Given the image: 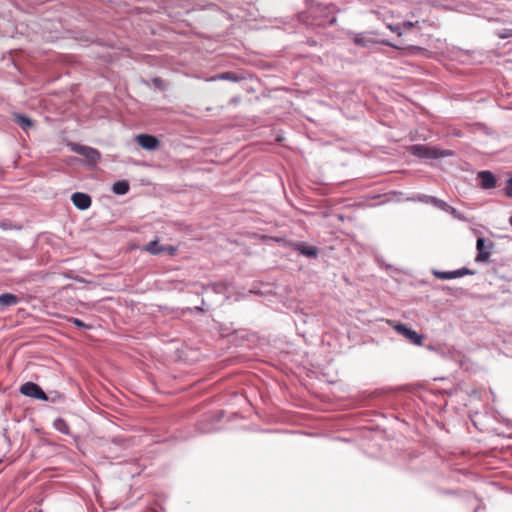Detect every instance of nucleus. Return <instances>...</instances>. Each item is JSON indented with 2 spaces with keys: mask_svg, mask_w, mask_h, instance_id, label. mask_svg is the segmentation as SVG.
I'll use <instances>...</instances> for the list:
<instances>
[{
  "mask_svg": "<svg viewBox=\"0 0 512 512\" xmlns=\"http://www.w3.org/2000/svg\"><path fill=\"white\" fill-rule=\"evenodd\" d=\"M477 177L480 180V184L483 189H491L496 185V177L491 171H480L478 172Z\"/></svg>",
  "mask_w": 512,
  "mask_h": 512,
  "instance_id": "nucleus-9",
  "label": "nucleus"
},
{
  "mask_svg": "<svg viewBox=\"0 0 512 512\" xmlns=\"http://www.w3.org/2000/svg\"><path fill=\"white\" fill-rule=\"evenodd\" d=\"M200 430L203 433H207V432H211L212 431L211 429H204V428H201Z\"/></svg>",
  "mask_w": 512,
  "mask_h": 512,
  "instance_id": "nucleus-31",
  "label": "nucleus"
},
{
  "mask_svg": "<svg viewBox=\"0 0 512 512\" xmlns=\"http://www.w3.org/2000/svg\"><path fill=\"white\" fill-rule=\"evenodd\" d=\"M393 327L399 334L404 336L406 339L410 340L413 344H422L423 336L421 334H418L416 331L406 326L405 324L397 323Z\"/></svg>",
  "mask_w": 512,
  "mask_h": 512,
  "instance_id": "nucleus-6",
  "label": "nucleus"
},
{
  "mask_svg": "<svg viewBox=\"0 0 512 512\" xmlns=\"http://www.w3.org/2000/svg\"><path fill=\"white\" fill-rule=\"evenodd\" d=\"M433 201H434L433 206H435L436 208H438L442 211H445V212H447V210H449L450 205L448 203H446L445 201L438 199V198Z\"/></svg>",
  "mask_w": 512,
  "mask_h": 512,
  "instance_id": "nucleus-20",
  "label": "nucleus"
},
{
  "mask_svg": "<svg viewBox=\"0 0 512 512\" xmlns=\"http://www.w3.org/2000/svg\"><path fill=\"white\" fill-rule=\"evenodd\" d=\"M387 28L390 31L397 33L398 36L402 35V26L400 24H387Z\"/></svg>",
  "mask_w": 512,
  "mask_h": 512,
  "instance_id": "nucleus-21",
  "label": "nucleus"
},
{
  "mask_svg": "<svg viewBox=\"0 0 512 512\" xmlns=\"http://www.w3.org/2000/svg\"><path fill=\"white\" fill-rule=\"evenodd\" d=\"M509 224L512 226V215H511V217L509 218Z\"/></svg>",
  "mask_w": 512,
  "mask_h": 512,
  "instance_id": "nucleus-32",
  "label": "nucleus"
},
{
  "mask_svg": "<svg viewBox=\"0 0 512 512\" xmlns=\"http://www.w3.org/2000/svg\"><path fill=\"white\" fill-rule=\"evenodd\" d=\"M294 249L308 258H315L318 255V250L315 246H307L304 243H296Z\"/></svg>",
  "mask_w": 512,
  "mask_h": 512,
  "instance_id": "nucleus-10",
  "label": "nucleus"
},
{
  "mask_svg": "<svg viewBox=\"0 0 512 512\" xmlns=\"http://www.w3.org/2000/svg\"><path fill=\"white\" fill-rule=\"evenodd\" d=\"M505 194L507 197L512 198V176L506 181Z\"/></svg>",
  "mask_w": 512,
  "mask_h": 512,
  "instance_id": "nucleus-24",
  "label": "nucleus"
},
{
  "mask_svg": "<svg viewBox=\"0 0 512 512\" xmlns=\"http://www.w3.org/2000/svg\"><path fill=\"white\" fill-rule=\"evenodd\" d=\"M20 393L24 396L42 400V401H48L49 398L46 395V393L43 391V389L34 382H26L21 385L20 387Z\"/></svg>",
  "mask_w": 512,
  "mask_h": 512,
  "instance_id": "nucleus-5",
  "label": "nucleus"
},
{
  "mask_svg": "<svg viewBox=\"0 0 512 512\" xmlns=\"http://www.w3.org/2000/svg\"><path fill=\"white\" fill-rule=\"evenodd\" d=\"M408 151L419 159H440L453 155L450 150H443L437 146L425 144H414L408 148Z\"/></svg>",
  "mask_w": 512,
  "mask_h": 512,
  "instance_id": "nucleus-1",
  "label": "nucleus"
},
{
  "mask_svg": "<svg viewBox=\"0 0 512 512\" xmlns=\"http://www.w3.org/2000/svg\"><path fill=\"white\" fill-rule=\"evenodd\" d=\"M415 24L416 23L411 22V21H404L400 25L402 26V30H410V29H412L415 26Z\"/></svg>",
  "mask_w": 512,
  "mask_h": 512,
  "instance_id": "nucleus-27",
  "label": "nucleus"
},
{
  "mask_svg": "<svg viewBox=\"0 0 512 512\" xmlns=\"http://www.w3.org/2000/svg\"><path fill=\"white\" fill-rule=\"evenodd\" d=\"M195 310L201 311L202 308L197 306V307H195Z\"/></svg>",
  "mask_w": 512,
  "mask_h": 512,
  "instance_id": "nucleus-33",
  "label": "nucleus"
},
{
  "mask_svg": "<svg viewBox=\"0 0 512 512\" xmlns=\"http://www.w3.org/2000/svg\"><path fill=\"white\" fill-rule=\"evenodd\" d=\"M354 43L358 46L367 47L370 44L374 43V41L365 38L362 34H358L354 37Z\"/></svg>",
  "mask_w": 512,
  "mask_h": 512,
  "instance_id": "nucleus-17",
  "label": "nucleus"
},
{
  "mask_svg": "<svg viewBox=\"0 0 512 512\" xmlns=\"http://www.w3.org/2000/svg\"><path fill=\"white\" fill-rule=\"evenodd\" d=\"M479 508H480V507L475 508V509H474V512H478Z\"/></svg>",
  "mask_w": 512,
  "mask_h": 512,
  "instance_id": "nucleus-34",
  "label": "nucleus"
},
{
  "mask_svg": "<svg viewBox=\"0 0 512 512\" xmlns=\"http://www.w3.org/2000/svg\"><path fill=\"white\" fill-rule=\"evenodd\" d=\"M457 274H458V277H463V276H466V275H474L475 274V271L473 270H470L468 268H460V269H457Z\"/></svg>",
  "mask_w": 512,
  "mask_h": 512,
  "instance_id": "nucleus-23",
  "label": "nucleus"
},
{
  "mask_svg": "<svg viewBox=\"0 0 512 512\" xmlns=\"http://www.w3.org/2000/svg\"><path fill=\"white\" fill-rule=\"evenodd\" d=\"M309 14L318 26L333 25L336 22L333 5H322L317 3L310 7Z\"/></svg>",
  "mask_w": 512,
  "mask_h": 512,
  "instance_id": "nucleus-2",
  "label": "nucleus"
},
{
  "mask_svg": "<svg viewBox=\"0 0 512 512\" xmlns=\"http://www.w3.org/2000/svg\"><path fill=\"white\" fill-rule=\"evenodd\" d=\"M138 145L148 151L156 150L160 147V140L150 134H139L136 136Z\"/></svg>",
  "mask_w": 512,
  "mask_h": 512,
  "instance_id": "nucleus-7",
  "label": "nucleus"
},
{
  "mask_svg": "<svg viewBox=\"0 0 512 512\" xmlns=\"http://www.w3.org/2000/svg\"><path fill=\"white\" fill-rule=\"evenodd\" d=\"M436 199H437L436 197L429 196V195H422L418 198L419 201L426 203V204H431V205H434L433 200H436Z\"/></svg>",
  "mask_w": 512,
  "mask_h": 512,
  "instance_id": "nucleus-22",
  "label": "nucleus"
},
{
  "mask_svg": "<svg viewBox=\"0 0 512 512\" xmlns=\"http://www.w3.org/2000/svg\"><path fill=\"white\" fill-rule=\"evenodd\" d=\"M168 248V250L166 251L167 253L173 255L174 252L176 251V248L175 247H172V246H166Z\"/></svg>",
  "mask_w": 512,
  "mask_h": 512,
  "instance_id": "nucleus-28",
  "label": "nucleus"
},
{
  "mask_svg": "<svg viewBox=\"0 0 512 512\" xmlns=\"http://www.w3.org/2000/svg\"><path fill=\"white\" fill-rule=\"evenodd\" d=\"M221 284H212L211 287L214 291L219 292V288H221Z\"/></svg>",
  "mask_w": 512,
  "mask_h": 512,
  "instance_id": "nucleus-29",
  "label": "nucleus"
},
{
  "mask_svg": "<svg viewBox=\"0 0 512 512\" xmlns=\"http://www.w3.org/2000/svg\"><path fill=\"white\" fill-rule=\"evenodd\" d=\"M54 428L62 434L68 435L70 433L69 425L62 418H57L53 423Z\"/></svg>",
  "mask_w": 512,
  "mask_h": 512,
  "instance_id": "nucleus-16",
  "label": "nucleus"
},
{
  "mask_svg": "<svg viewBox=\"0 0 512 512\" xmlns=\"http://www.w3.org/2000/svg\"><path fill=\"white\" fill-rule=\"evenodd\" d=\"M0 228L2 230H10L13 228V225L12 223L9 221V220H3V221H0Z\"/></svg>",
  "mask_w": 512,
  "mask_h": 512,
  "instance_id": "nucleus-25",
  "label": "nucleus"
},
{
  "mask_svg": "<svg viewBox=\"0 0 512 512\" xmlns=\"http://www.w3.org/2000/svg\"><path fill=\"white\" fill-rule=\"evenodd\" d=\"M493 248L494 243L491 240H488L484 237H478L476 241L477 255L475 261L479 263L487 262L490 258Z\"/></svg>",
  "mask_w": 512,
  "mask_h": 512,
  "instance_id": "nucleus-4",
  "label": "nucleus"
},
{
  "mask_svg": "<svg viewBox=\"0 0 512 512\" xmlns=\"http://www.w3.org/2000/svg\"><path fill=\"white\" fill-rule=\"evenodd\" d=\"M69 147L73 152L83 156L86 162L90 165L96 164L101 158L100 152L95 148L78 143H70Z\"/></svg>",
  "mask_w": 512,
  "mask_h": 512,
  "instance_id": "nucleus-3",
  "label": "nucleus"
},
{
  "mask_svg": "<svg viewBox=\"0 0 512 512\" xmlns=\"http://www.w3.org/2000/svg\"><path fill=\"white\" fill-rule=\"evenodd\" d=\"M129 189L130 185L126 180L116 181L111 188L112 192L116 195H125L129 192Z\"/></svg>",
  "mask_w": 512,
  "mask_h": 512,
  "instance_id": "nucleus-12",
  "label": "nucleus"
},
{
  "mask_svg": "<svg viewBox=\"0 0 512 512\" xmlns=\"http://www.w3.org/2000/svg\"><path fill=\"white\" fill-rule=\"evenodd\" d=\"M382 44L386 45V46H390V47H395L391 42L389 41H382L381 42Z\"/></svg>",
  "mask_w": 512,
  "mask_h": 512,
  "instance_id": "nucleus-30",
  "label": "nucleus"
},
{
  "mask_svg": "<svg viewBox=\"0 0 512 512\" xmlns=\"http://www.w3.org/2000/svg\"><path fill=\"white\" fill-rule=\"evenodd\" d=\"M14 117L15 122L24 130L33 126V121L23 114H15Z\"/></svg>",
  "mask_w": 512,
  "mask_h": 512,
  "instance_id": "nucleus-14",
  "label": "nucleus"
},
{
  "mask_svg": "<svg viewBox=\"0 0 512 512\" xmlns=\"http://www.w3.org/2000/svg\"><path fill=\"white\" fill-rule=\"evenodd\" d=\"M144 250L149 252L152 255H161L168 250L167 247L160 245L158 240L150 241L145 247Z\"/></svg>",
  "mask_w": 512,
  "mask_h": 512,
  "instance_id": "nucleus-11",
  "label": "nucleus"
},
{
  "mask_svg": "<svg viewBox=\"0 0 512 512\" xmlns=\"http://www.w3.org/2000/svg\"><path fill=\"white\" fill-rule=\"evenodd\" d=\"M216 79L229 80V81H233V82H237L239 80V78L232 72H225L216 77L211 78V80H216Z\"/></svg>",
  "mask_w": 512,
  "mask_h": 512,
  "instance_id": "nucleus-18",
  "label": "nucleus"
},
{
  "mask_svg": "<svg viewBox=\"0 0 512 512\" xmlns=\"http://www.w3.org/2000/svg\"><path fill=\"white\" fill-rule=\"evenodd\" d=\"M71 201L79 210H86L91 206V197L83 192H75L71 196Z\"/></svg>",
  "mask_w": 512,
  "mask_h": 512,
  "instance_id": "nucleus-8",
  "label": "nucleus"
},
{
  "mask_svg": "<svg viewBox=\"0 0 512 512\" xmlns=\"http://www.w3.org/2000/svg\"><path fill=\"white\" fill-rule=\"evenodd\" d=\"M19 302V298L11 293H3L0 294V306L1 307H8V306H14Z\"/></svg>",
  "mask_w": 512,
  "mask_h": 512,
  "instance_id": "nucleus-13",
  "label": "nucleus"
},
{
  "mask_svg": "<svg viewBox=\"0 0 512 512\" xmlns=\"http://www.w3.org/2000/svg\"><path fill=\"white\" fill-rule=\"evenodd\" d=\"M432 273L436 278L442 279V280H451V279L459 278L456 270H453V271L433 270Z\"/></svg>",
  "mask_w": 512,
  "mask_h": 512,
  "instance_id": "nucleus-15",
  "label": "nucleus"
},
{
  "mask_svg": "<svg viewBox=\"0 0 512 512\" xmlns=\"http://www.w3.org/2000/svg\"><path fill=\"white\" fill-rule=\"evenodd\" d=\"M446 213L451 214L454 218L460 219L461 213L454 207L450 206Z\"/></svg>",
  "mask_w": 512,
  "mask_h": 512,
  "instance_id": "nucleus-26",
  "label": "nucleus"
},
{
  "mask_svg": "<svg viewBox=\"0 0 512 512\" xmlns=\"http://www.w3.org/2000/svg\"><path fill=\"white\" fill-rule=\"evenodd\" d=\"M68 321L73 323L75 326H77L79 328H83V329H90L91 328V325H88V324L84 323L83 321H81L78 318L70 317L68 319Z\"/></svg>",
  "mask_w": 512,
  "mask_h": 512,
  "instance_id": "nucleus-19",
  "label": "nucleus"
}]
</instances>
